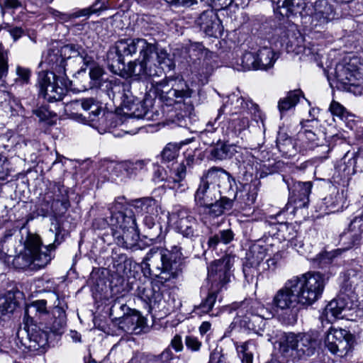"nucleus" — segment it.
<instances>
[{
  "instance_id": "obj_1",
  "label": "nucleus",
  "mask_w": 363,
  "mask_h": 363,
  "mask_svg": "<svg viewBox=\"0 0 363 363\" xmlns=\"http://www.w3.org/2000/svg\"><path fill=\"white\" fill-rule=\"evenodd\" d=\"M325 287L324 277L319 272H308L288 279L272 298L277 311H289L291 323L296 320L297 312L303 306L312 305L321 296Z\"/></svg>"
},
{
  "instance_id": "obj_2",
  "label": "nucleus",
  "mask_w": 363,
  "mask_h": 363,
  "mask_svg": "<svg viewBox=\"0 0 363 363\" xmlns=\"http://www.w3.org/2000/svg\"><path fill=\"white\" fill-rule=\"evenodd\" d=\"M183 255L181 247L172 246L171 250L152 247L141 263V268L145 277H152L155 281L164 284L175 279L181 272Z\"/></svg>"
},
{
  "instance_id": "obj_3",
  "label": "nucleus",
  "mask_w": 363,
  "mask_h": 363,
  "mask_svg": "<svg viewBox=\"0 0 363 363\" xmlns=\"http://www.w3.org/2000/svg\"><path fill=\"white\" fill-rule=\"evenodd\" d=\"M159 97L168 106H174L176 115L174 123L180 127H188L192 123L194 106L190 100V89L179 90L170 88L166 80L152 82L150 89V94Z\"/></svg>"
},
{
  "instance_id": "obj_4",
  "label": "nucleus",
  "mask_w": 363,
  "mask_h": 363,
  "mask_svg": "<svg viewBox=\"0 0 363 363\" xmlns=\"http://www.w3.org/2000/svg\"><path fill=\"white\" fill-rule=\"evenodd\" d=\"M124 203L125 197H118L111 204L109 210L111 216L108 222L117 244L126 249H133L139 240V233L135 216L122 211Z\"/></svg>"
},
{
  "instance_id": "obj_5",
  "label": "nucleus",
  "mask_w": 363,
  "mask_h": 363,
  "mask_svg": "<svg viewBox=\"0 0 363 363\" xmlns=\"http://www.w3.org/2000/svg\"><path fill=\"white\" fill-rule=\"evenodd\" d=\"M174 65L169 55L164 48L156 49L154 54L139 57L130 62L125 69L128 76L135 79H143L151 77H160L165 69L171 70Z\"/></svg>"
},
{
  "instance_id": "obj_6",
  "label": "nucleus",
  "mask_w": 363,
  "mask_h": 363,
  "mask_svg": "<svg viewBox=\"0 0 363 363\" xmlns=\"http://www.w3.org/2000/svg\"><path fill=\"white\" fill-rule=\"evenodd\" d=\"M160 48L157 43H148L143 38H127L118 40L107 53L110 69L115 73L125 69L123 58L132 57L138 51L140 55L154 54Z\"/></svg>"
},
{
  "instance_id": "obj_7",
  "label": "nucleus",
  "mask_w": 363,
  "mask_h": 363,
  "mask_svg": "<svg viewBox=\"0 0 363 363\" xmlns=\"http://www.w3.org/2000/svg\"><path fill=\"white\" fill-rule=\"evenodd\" d=\"M54 244L42 246L40 238L35 235H29L25 242L24 250L15 256L12 264L16 269L37 270L45 267L51 260L48 251L53 248Z\"/></svg>"
},
{
  "instance_id": "obj_8",
  "label": "nucleus",
  "mask_w": 363,
  "mask_h": 363,
  "mask_svg": "<svg viewBox=\"0 0 363 363\" xmlns=\"http://www.w3.org/2000/svg\"><path fill=\"white\" fill-rule=\"evenodd\" d=\"M108 96L113 99H121L126 114L134 118H143L147 121L157 120L159 116L157 111L152 107V99L146 98L143 101L135 99L131 94L125 93L128 85L124 84H107Z\"/></svg>"
},
{
  "instance_id": "obj_9",
  "label": "nucleus",
  "mask_w": 363,
  "mask_h": 363,
  "mask_svg": "<svg viewBox=\"0 0 363 363\" xmlns=\"http://www.w3.org/2000/svg\"><path fill=\"white\" fill-rule=\"evenodd\" d=\"M318 345L315 333H284L279 340L281 352L287 357L300 359L315 353Z\"/></svg>"
},
{
  "instance_id": "obj_10",
  "label": "nucleus",
  "mask_w": 363,
  "mask_h": 363,
  "mask_svg": "<svg viewBox=\"0 0 363 363\" xmlns=\"http://www.w3.org/2000/svg\"><path fill=\"white\" fill-rule=\"evenodd\" d=\"M189 55L188 71L201 84L208 82L213 72L214 53L199 43H193L186 48Z\"/></svg>"
},
{
  "instance_id": "obj_11",
  "label": "nucleus",
  "mask_w": 363,
  "mask_h": 363,
  "mask_svg": "<svg viewBox=\"0 0 363 363\" xmlns=\"http://www.w3.org/2000/svg\"><path fill=\"white\" fill-rule=\"evenodd\" d=\"M232 308L237 311L236 314L240 318V323L257 333L264 326V320L269 319L274 315L271 311H269L259 302L252 299L235 303Z\"/></svg>"
},
{
  "instance_id": "obj_12",
  "label": "nucleus",
  "mask_w": 363,
  "mask_h": 363,
  "mask_svg": "<svg viewBox=\"0 0 363 363\" xmlns=\"http://www.w3.org/2000/svg\"><path fill=\"white\" fill-rule=\"evenodd\" d=\"M57 73L43 71L38 74L40 95L49 102L62 100L71 83L62 71Z\"/></svg>"
},
{
  "instance_id": "obj_13",
  "label": "nucleus",
  "mask_w": 363,
  "mask_h": 363,
  "mask_svg": "<svg viewBox=\"0 0 363 363\" xmlns=\"http://www.w3.org/2000/svg\"><path fill=\"white\" fill-rule=\"evenodd\" d=\"M77 57L84 64L88 65L92 59L89 57L84 50L79 45L74 44L65 45L59 50H49L45 61L52 66L57 72H63L65 75L66 60Z\"/></svg>"
},
{
  "instance_id": "obj_14",
  "label": "nucleus",
  "mask_w": 363,
  "mask_h": 363,
  "mask_svg": "<svg viewBox=\"0 0 363 363\" xmlns=\"http://www.w3.org/2000/svg\"><path fill=\"white\" fill-rule=\"evenodd\" d=\"M233 261V257L225 256L210 265L208 269L207 279L211 283V288L220 291L230 281Z\"/></svg>"
},
{
  "instance_id": "obj_15",
  "label": "nucleus",
  "mask_w": 363,
  "mask_h": 363,
  "mask_svg": "<svg viewBox=\"0 0 363 363\" xmlns=\"http://www.w3.org/2000/svg\"><path fill=\"white\" fill-rule=\"evenodd\" d=\"M16 337L22 346L33 351L45 346L48 340V333L36 325L26 324L23 327H20Z\"/></svg>"
},
{
  "instance_id": "obj_16",
  "label": "nucleus",
  "mask_w": 363,
  "mask_h": 363,
  "mask_svg": "<svg viewBox=\"0 0 363 363\" xmlns=\"http://www.w3.org/2000/svg\"><path fill=\"white\" fill-rule=\"evenodd\" d=\"M351 339L347 330L330 328L325 336V345L333 354L342 356L349 351Z\"/></svg>"
},
{
  "instance_id": "obj_17",
  "label": "nucleus",
  "mask_w": 363,
  "mask_h": 363,
  "mask_svg": "<svg viewBox=\"0 0 363 363\" xmlns=\"http://www.w3.org/2000/svg\"><path fill=\"white\" fill-rule=\"evenodd\" d=\"M283 180L287 186L289 192V199L297 208H305L309 201L312 183L311 182H297L293 178L283 177Z\"/></svg>"
},
{
  "instance_id": "obj_18",
  "label": "nucleus",
  "mask_w": 363,
  "mask_h": 363,
  "mask_svg": "<svg viewBox=\"0 0 363 363\" xmlns=\"http://www.w3.org/2000/svg\"><path fill=\"white\" fill-rule=\"evenodd\" d=\"M169 220L174 222L176 228L184 237L192 238L196 236V220L186 209L180 208L172 213Z\"/></svg>"
},
{
  "instance_id": "obj_19",
  "label": "nucleus",
  "mask_w": 363,
  "mask_h": 363,
  "mask_svg": "<svg viewBox=\"0 0 363 363\" xmlns=\"http://www.w3.org/2000/svg\"><path fill=\"white\" fill-rule=\"evenodd\" d=\"M267 250V247L259 243H255L250 247L243 266V273L246 278L250 277L252 279L255 273H257L258 268L266 257Z\"/></svg>"
},
{
  "instance_id": "obj_20",
  "label": "nucleus",
  "mask_w": 363,
  "mask_h": 363,
  "mask_svg": "<svg viewBox=\"0 0 363 363\" xmlns=\"http://www.w3.org/2000/svg\"><path fill=\"white\" fill-rule=\"evenodd\" d=\"M123 212H127L128 215L145 216L146 215H157L158 205L157 201L150 197H145L135 199L130 203H127L125 200L124 207L122 209Z\"/></svg>"
},
{
  "instance_id": "obj_21",
  "label": "nucleus",
  "mask_w": 363,
  "mask_h": 363,
  "mask_svg": "<svg viewBox=\"0 0 363 363\" xmlns=\"http://www.w3.org/2000/svg\"><path fill=\"white\" fill-rule=\"evenodd\" d=\"M196 24L207 35L218 37L221 35L222 26L217 13L209 9L201 13L196 20Z\"/></svg>"
},
{
  "instance_id": "obj_22",
  "label": "nucleus",
  "mask_w": 363,
  "mask_h": 363,
  "mask_svg": "<svg viewBox=\"0 0 363 363\" xmlns=\"http://www.w3.org/2000/svg\"><path fill=\"white\" fill-rule=\"evenodd\" d=\"M219 196V191L216 184L208 183L207 181H201L194 194L195 204L203 208L214 201Z\"/></svg>"
},
{
  "instance_id": "obj_23",
  "label": "nucleus",
  "mask_w": 363,
  "mask_h": 363,
  "mask_svg": "<svg viewBox=\"0 0 363 363\" xmlns=\"http://www.w3.org/2000/svg\"><path fill=\"white\" fill-rule=\"evenodd\" d=\"M363 233V213L356 216L350 223L348 228L340 235L341 241L347 245V248L359 243Z\"/></svg>"
},
{
  "instance_id": "obj_24",
  "label": "nucleus",
  "mask_w": 363,
  "mask_h": 363,
  "mask_svg": "<svg viewBox=\"0 0 363 363\" xmlns=\"http://www.w3.org/2000/svg\"><path fill=\"white\" fill-rule=\"evenodd\" d=\"M313 10L311 15L315 27L323 26L335 18L334 9L327 0L316 1Z\"/></svg>"
},
{
  "instance_id": "obj_25",
  "label": "nucleus",
  "mask_w": 363,
  "mask_h": 363,
  "mask_svg": "<svg viewBox=\"0 0 363 363\" xmlns=\"http://www.w3.org/2000/svg\"><path fill=\"white\" fill-rule=\"evenodd\" d=\"M118 324L128 333L140 334L145 328L146 320L138 311L130 308V311Z\"/></svg>"
},
{
  "instance_id": "obj_26",
  "label": "nucleus",
  "mask_w": 363,
  "mask_h": 363,
  "mask_svg": "<svg viewBox=\"0 0 363 363\" xmlns=\"http://www.w3.org/2000/svg\"><path fill=\"white\" fill-rule=\"evenodd\" d=\"M106 170L108 174H105L104 177H107L108 180L124 181L125 179L133 177L128 162L118 163L115 162H107Z\"/></svg>"
},
{
  "instance_id": "obj_27",
  "label": "nucleus",
  "mask_w": 363,
  "mask_h": 363,
  "mask_svg": "<svg viewBox=\"0 0 363 363\" xmlns=\"http://www.w3.org/2000/svg\"><path fill=\"white\" fill-rule=\"evenodd\" d=\"M82 109L86 112L85 114H80L82 121L86 122H94L96 118L100 116L103 111L102 104L94 98L82 99L79 101Z\"/></svg>"
},
{
  "instance_id": "obj_28",
  "label": "nucleus",
  "mask_w": 363,
  "mask_h": 363,
  "mask_svg": "<svg viewBox=\"0 0 363 363\" xmlns=\"http://www.w3.org/2000/svg\"><path fill=\"white\" fill-rule=\"evenodd\" d=\"M52 195H50L49 193L47 194L45 196V199H49L52 200V203L50 204V201L46 200L47 202V210L50 208L52 211H55L54 208L55 203H60L62 208L65 210H67L69 206V201L68 197V191L67 188L60 184H55L52 187Z\"/></svg>"
},
{
  "instance_id": "obj_29",
  "label": "nucleus",
  "mask_w": 363,
  "mask_h": 363,
  "mask_svg": "<svg viewBox=\"0 0 363 363\" xmlns=\"http://www.w3.org/2000/svg\"><path fill=\"white\" fill-rule=\"evenodd\" d=\"M298 139L305 143L308 148L313 149L316 147H320L324 152H328L329 147L325 143V139L320 138L318 134L309 127H303L298 133Z\"/></svg>"
},
{
  "instance_id": "obj_30",
  "label": "nucleus",
  "mask_w": 363,
  "mask_h": 363,
  "mask_svg": "<svg viewBox=\"0 0 363 363\" xmlns=\"http://www.w3.org/2000/svg\"><path fill=\"white\" fill-rule=\"evenodd\" d=\"M345 201L344 192L331 187L329 194L323 199V205L330 213H335L343 209Z\"/></svg>"
},
{
  "instance_id": "obj_31",
  "label": "nucleus",
  "mask_w": 363,
  "mask_h": 363,
  "mask_svg": "<svg viewBox=\"0 0 363 363\" xmlns=\"http://www.w3.org/2000/svg\"><path fill=\"white\" fill-rule=\"evenodd\" d=\"M233 206V200L230 199L225 196L220 197V199H216L214 201L211 202L208 206H205L203 208L206 213L210 216L216 218L225 211H230Z\"/></svg>"
},
{
  "instance_id": "obj_32",
  "label": "nucleus",
  "mask_w": 363,
  "mask_h": 363,
  "mask_svg": "<svg viewBox=\"0 0 363 363\" xmlns=\"http://www.w3.org/2000/svg\"><path fill=\"white\" fill-rule=\"evenodd\" d=\"M349 308L345 302L344 296H339L337 298L331 301L325 308L324 314L328 320L331 318H341L343 317L342 313L345 309Z\"/></svg>"
},
{
  "instance_id": "obj_33",
  "label": "nucleus",
  "mask_w": 363,
  "mask_h": 363,
  "mask_svg": "<svg viewBox=\"0 0 363 363\" xmlns=\"http://www.w3.org/2000/svg\"><path fill=\"white\" fill-rule=\"evenodd\" d=\"M303 96L300 89H295L287 93L286 96L281 98L278 101V109L281 117L287 111L294 108Z\"/></svg>"
},
{
  "instance_id": "obj_34",
  "label": "nucleus",
  "mask_w": 363,
  "mask_h": 363,
  "mask_svg": "<svg viewBox=\"0 0 363 363\" xmlns=\"http://www.w3.org/2000/svg\"><path fill=\"white\" fill-rule=\"evenodd\" d=\"M220 180L227 181L231 186V182L234 179L230 174L221 167H213L210 168L201 178V181H207L208 183L216 184Z\"/></svg>"
},
{
  "instance_id": "obj_35",
  "label": "nucleus",
  "mask_w": 363,
  "mask_h": 363,
  "mask_svg": "<svg viewBox=\"0 0 363 363\" xmlns=\"http://www.w3.org/2000/svg\"><path fill=\"white\" fill-rule=\"evenodd\" d=\"M235 152L237 150L235 145L220 143L211 150V156L215 160H224L231 158Z\"/></svg>"
},
{
  "instance_id": "obj_36",
  "label": "nucleus",
  "mask_w": 363,
  "mask_h": 363,
  "mask_svg": "<svg viewBox=\"0 0 363 363\" xmlns=\"http://www.w3.org/2000/svg\"><path fill=\"white\" fill-rule=\"evenodd\" d=\"M235 234L231 229H225L211 235L207 242L209 249L215 250L219 244L228 245L234 240Z\"/></svg>"
},
{
  "instance_id": "obj_37",
  "label": "nucleus",
  "mask_w": 363,
  "mask_h": 363,
  "mask_svg": "<svg viewBox=\"0 0 363 363\" xmlns=\"http://www.w3.org/2000/svg\"><path fill=\"white\" fill-rule=\"evenodd\" d=\"M235 347L242 363H252L253 356L257 350V345L254 340L235 343Z\"/></svg>"
},
{
  "instance_id": "obj_38",
  "label": "nucleus",
  "mask_w": 363,
  "mask_h": 363,
  "mask_svg": "<svg viewBox=\"0 0 363 363\" xmlns=\"http://www.w3.org/2000/svg\"><path fill=\"white\" fill-rule=\"evenodd\" d=\"M335 73L337 82L342 84L344 88H347L350 86H359L357 82L356 74L350 71L348 67L338 65L336 67Z\"/></svg>"
},
{
  "instance_id": "obj_39",
  "label": "nucleus",
  "mask_w": 363,
  "mask_h": 363,
  "mask_svg": "<svg viewBox=\"0 0 363 363\" xmlns=\"http://www.w3.org/2000/svg\"><path fill=\"white\" fill-rule=\"evenodd\" d=\"M258 69H267L273 66L275 61L273 50L267 46L256 52Z\"/></svg>"
},
{
  "instance_id": "obj_40",
  "label": "nucleus",
  "mask_w": 363,
  "mask_h": 363,
  "mask_svg": "<svg viewBox=\"0 0 363 363\" xmlns=\"http://www.w3.org/2000/svg\"><path fill=\"white\" fill-rule=\"evenodd\" d=\"M276 4L274 10L282 16H289L297 11L296 8L298 6L297 0H272Z\"/></svg>"
},
{
  "instance_id": "obj_41",
  "label": "nucleus",
  "mask_w": 363,
  "mask_h": 363,
  "mask_svg": "<svg viewBox=\"0 0 363 363\" xmlns=\"http://www.w3.org/2000/svg\"><path fill=\"white\" fill-rule=\"evenodd\" d=\"M57 303H55V315L57 314L58 320H55L52 327L50 328L51 331L54 333H61V329H62L66 324V315L65 308L64 306L61 304L58 296L55 295Z\"/></svg>"
},
{
  "instance_id": "obj_42",
  "label": "nucleus",
  "mask_w": 363,
  "mask_h": 363,
  "mask_svg": "<svg viewBox=\"0 0 363 363\" xmlns=\"http://www.w3.org/2000/svg\"><path fill=\"white\" fill-rule=\"evenodd\" d=\"M47 301L45 300H38L28 305L25 308V317L33 318L38 314L47 313Z\"/></svg>"
},
{
  "instance_id": "obj_43",
  "label": "nucleus",
  "mask_w": 363,
  "mask_h": 363,
  "mask_svg": "<svg viewBox=\"0 0 363 363\" xmlns=\"http://www.w3.org/2000/svg\"><path fill=\"white\" fill-rule=\"evenodd\" d=\"M180 147L176 143H168L161 152L162 162L169 164L174 162L179 155Z\"/></svg>"
},
{
  "instance_id": "obj_44",
  "label": "nucleus",
  "mask_w": 363,
  "mask_h": 363,
  "mask_svg": "<svg viewBox=\"0 0 363 363\" xmlns=\"http://www.w3.org/2000/svg\"><path fill=\"white\" fill-rule=\"evenodd\" d=\"M130 311V308L125 303L115 301L110 309L109 315L113 321L118 323Z\"/></svg>"
},
{
  "instance_id": "obj_45",
  "label": "nucleus",
  "mask_w": 363,
  "mask_h": 363,
  "mask_svg": "<svg viewBox=\"0 0 363 363\" xmlns=\"http://www.w3.org/2000/svg\"><path fill=\"white\" fill-rule=\"evenodd\" d=\"M104 74L103 69L99 66H94L89 71V78L91 79L86 84H83L82 90L85 91L89 89L99 87L100 86L101 77Z\"/></svg>"
},
{
  "instance_id": "obj_46",
  "label": "nucleus",
  "mask_w": 363,
  "mask_h": 363,
  "mask_svg": "<svg viewBox=\"0 0 363 363\" xmlns=\"http://www.w3.org/2000/svg\"><path fill=\"white\" fill-rule=\"evenodd\" d=\"M219 292L220 291L211 287L209 289L207 296L204 300L201 301L198 307V309L201 310L202 313H205L210 312L216 303Z\"/></svg>"
},
{
  "instance_id": "obj_47",
  "label": "nucleus",
  "mask_w": 363,
  "mask_h": 363,
  "mask_svg": "<svg viewBox=\"0 0 363 363\" xmlns=\"http://www.w3.org/2000/svg\"><path fill=\"white\" fill-rule=\"evenodd\" d=\"M256 52H245L240 59V66L242 71L258 69Z\"/></svg>"
},
{
  "instance_id": "obj_48",
  "label": "nucleus",
  "mask_w": 363,
  "mask_h": 363,
  "mask_svg": "<svg viewBox=\"0 0 363 363\" xmlns=\"http://www.w3.org/2000/svg\"><path fill=\"white\" fill-rule=\"evenodd\" d=\"M281 232H286L287 235H283L284 239L288 240L290 242L291 247H294L298 250L303 246V242L296 236V233L294 230V227L291 225H284L281 226V229L279 230Z\"/></svg>"
},
{
  "instance_id": "obj_49",
  "label": "nucleus",
  "mask_w": 363,
  "mask_h": 363,
  "mask_svg": "<svg viewBox=\"0 0 363 363\" xmlns=\"http://www.w3.org/2000/svg\"><path fill=\"white\" fill-rule=\"evenodd\" d=\"M186 175V166L184 162H182L175 169V178H174V185L172 188L177 191H183L185 189V184L182 183Z\"/></svg>"
},
{
  "instance_id": "obj_50",
  "label": "nucleus",
  "mask_w": 363,
  "mask_h": 363,
  "mask_svg": "<svg viewBox=\"0 0 363 363\" xmlns=\"http://www.w3.org/2000/svg\"><path fill=\"white\" fill-rule=\"evenodd\" d=\"M277 147L279 150L285 155H291L294 149V145L291 138L285 135H279L277 139Z\"/></svg>"
},
{
  "instance_id": "obj_51",
  "label": "nucleus",
  "mask_w": 363,
  "mask_h": 363,
  "mask_svg": "<svg viewBox=\"0 0 363 363\" xmlns=\"http://www.w3.org/2000/svg\"><path fill=\"white\" fill-rule=\"evenodd\" d=\"M113 115L109 113H106L104 110L100 116L96 118V121L94 122H89V125L92 127H97L102 129V130H106L107 128L111 127V123H109V118L112 117Z\"/></svg>"
},
{
  "instance_id": "obj_52",
  "label": "nucleus",
  "mask_w": 363,
  "mask_h": 363,
  "mask_svg": "<svg viewBox=\"0 0 363 363\" xmlns=\"http://www.w3.org/2000/svg\"><path fill=\"white\" fill-rule=\"evenodd\" d=\"M346 277L347 278H345L344 281L343 287H349L348 290L352 291L358 284V281L362 278V275L354 273L353 270H348Z\"/></svg>"
},
{
  "instance_id": "obj_53",
  "label": "nucleus",
  "mask_w": 363,
  "mask_h": 363,
  "mask_svg": "<svg viewBox=\"0 0 363 363\" xmlns=\"http://www.w3.org/2000/svg\"><path fill=\"white\" fill-rule=\"evenodd\" d=\"M16 72L17 78L15 79V82L16 83H20L22 85L28 84L30 77V71L29 69L17 66Z\"/></svg>"
},
{
  "instance_id": "obj_54",
  "label": "nucleus",
  "mask_w": 363,
  "mask_h": 363,
  "mask_svg": "<svg viewBox=\"0 0 363 363\" xmlns=\"http://www.w3.org/2000/svg\"><path fill=\"white\" fill-rule=\"evenodd\" d=\"M9 72L7 52L0 49V80L6 77Z\"/></svg>"
},
{
  "instance_id": "obj_55",
  "label": "nucleus",
  "mask_w": 363,
  "mask_h": 363,
  "mask_svg": "<svg viewBox=\"0 0 363 363\" xmlns=\"http://www.w3.org/2000/svg\"><path fill=\"white\" fill-rule=\"evenodd\" d=\"M329 109L333 116H336L340 119H343L347 115L345 107L335 101L331 102Z\"/></svg>"
},
{
  "instance_id": "obj_56",
  "label": "nucleus",
  "mask_w": 363,
  "mask_h": 363,
  "mask_svg": "<svg viewBox=\"0 0 363 363\" xmlns=\"http://www.w3.org/2000/svg\"><path fill=\"white\" fill-rule=\"evenodd\" d=\"M185 344L188 349L192 351L199 350L201 342L198 340L196 337L193 335H188L185 338Z\"/></svg>"
},
{
  "instance_id": "obj_57",
  "label": "nucleus",
  "mask_w": 363,
  "mask_h": 363,
  "mask_svg": "<svg viewBox=\"0 0 363 363\" xmlns=\"http://www.w3.org/2000/svg\"><path fill=\"white\" fill-rule=\"evenodd\" d=\"M147 160H137L135 162H128L132 176L135 175L138 171L145 169Z\"/></svg>"
},
{
  "instance_id": "obj_58",
  "label": "nucleus",
  "mask_w": 363,
  "mask_h": 363,
  "mask_svg": "<svg viewBox=\"0 0 363 363\" xmlns=\"http://www.w3.org/2000/svg\"><path fill=\"white\" fill-rule=\"evenodd\" d=\"M157 215H146L144 216L143 222L144 224L149 228L152 229L155 228L156 230H161V226L160 224L155 223V218Z\"/></svg>"
},
{
  "instance_id": "obj_59",
  "label": "nucleus",
  "mask_w": 363,
  "mask_h": 363,
  "mask_svg": "<svg viewBox=\"0 0 363 363\" xmlns=\"http://www.w3.org/2000/svg\"><path fill=\"white\" fill-rule=\"evenodd\" d=\"M105 9H106V6H104V4L101 6H99V7H96V6L94 7V4H93L91 6H90L89 8L84 9L81 10L79 11V16H86L91 15V13H96L100 11H103Z\"/></svg>"
},
{
  "instance_id": "obj_60",
  "label": "nucleus",
  "mask_w": 363,
  "mask_h": 363,
  "mask_svg": "<svg viewBox=\"0 0 363 363\" xmlns=\"http://www.w3.org/2000/svg\"><path fill=\"white\" fill-rule=\"evenodd\" d=\"M213 6L216 9L220 10L230 6L233 0H209Z\"/></svg>"
},
{
  "instance_id": "obj_61",
  "label": "nucleus",
  "mask_w": 363,
  "mask_h": 363,
  "mask_svg": "<svg viewBox=\"0 0 363 363\" xmlns=\"http://www.w3.org/2000/svg\"><path fill=\"white\" fill-rule=\"evenodd\" d=\"M139 294L145 301L152 303L153 290L151 288H143L142 290L139 289Z\"/></svg>"
},
{
  "instance_id": "obj_62",
  "label": "nucleus",
  "mask_w": 363,
  "mask_h": 363,
  "mask_svg": "<svg viewBox=\"0 0 363 363\" xmlns=\"http://www.w3.org/2000/svg\"><path fill=\"white\" fill-rule=\"evenodd\" d=\"M33 113L39 118L40 121H45L50 116V112L44 107L33 110Z\"/></svg>"
},
{
  "instance_id": "obj_63",
  "label": "nucleus",
  "mask_w": 363,
  "mask_h": 363,
  "mask_svg": "<svg viewBox=\"0 0 363 363\" xmlns=\"http://www.w3.org/2000/svg\"><path fill=\"white\" fill-rule=\"evenodd\" d=\"M173 354L169 349L164 350L159 356L157 357L156 361H160L162 363H167L172 359Z\"/></svg>"
},
{
  "instance_id": "obj_64",
  "label": "nucleus",
  "mask_w": 363,
  "mask_h": 363,
  "mask_svg": "<svg viewBox=\"0 0 363 363\" xmlns=\"http://www.w3.org/2000/svg\"><path fill=\"white\" fill-rule=\"evenodd\" d=\"M315 260L320 265L329 264L331 261V255L329 252H325L317 255Z\"/></svg>"
}]
</instances>
